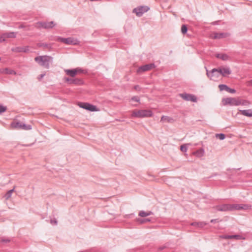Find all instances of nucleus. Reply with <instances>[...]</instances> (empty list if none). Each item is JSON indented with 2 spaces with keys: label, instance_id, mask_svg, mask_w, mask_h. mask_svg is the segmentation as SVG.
I'll use <instances>...</instances> for the list:
<instances>
[{
  "label": "nucleus",
  "instance_id": "1",
  "mask_svg": "<svg viewBox=\"0 0 252 252\" xmlns=\"http://www.w3.org/2000/svg\"><path fill=\"white\" fill-rule=\"evenodd\" d=\"M53 57L50 56L44 55L36 57L34 61L41 66L48 69L50 67V63L53 62Z\"/></svg>",
  "mask_w": 252,
  "mask_h": 252
},
{
  "label": "nucleus",
  "instance_id": "2",
  "mask_svg": "<svg viewBox=\"0 0 252 252\" xmlns=\"http://www.w3.org/2000/svg\"><path fill=\"white\" fill-rule=\"evenodd\" d=\"M153 115L152 112L149 110H134L132 111L131 117L136 118H144L151 117Z\"/></svg>",
  "mask_w": 252,
  "mask_h": 252
},
{
  "label": "nucleus",
  "instance_id": "3",
  "mask_svg": "<svg viewBox=\"0 0 252 252\" xmlns=\"http://www.w3.org/2000/svg\"><path fill=\"white\" fill-rule=\"evenodd\" d=\"M222 102L224 105H230L231 106H238L241 104H244V103H242V101L240 99L232 97L223 98Z\"/></svg>",
  "mask_w": 252,
  "mask_h": 252
},
{
  "label": "nucleus",
  "instance_id": "4",
  "mask_svg": "<svg viewBox=\"0 0 252 252\" xmlns=\"http://www.w3.org/2000/svg\"><path fill=\"white\" fill-rule=\"evenodd\" d=\"M214 208L218 211L226 212L233 211V204H223L216 205Z\"/></svg>",
  "mask_w": 252,
  "mask_h": 252
},
{
  "label": "nucleus",
  "instance_id": "5",
  "mask_svg": "<svg viewBox=\"0 0 252 252\" xmlns=\"http://www.w3.org/2000/svg\"><path fill=\"white\" fill-rule=\"evenodd\" d=\"M78 106L82 108L86 109L91 112H95L98 111L97 107L92 104L87 102H79Z\"/></svg>",
  "mask_w": 252,
  "mask_h": 252
},
{
  "label": "nucleus",
  "instance_id": "6",
  "mask_svg": "<svg viewBox=\"0 0 252 252\" xmlns=\"http://www.w3.org/2000/svg\"><path fill=\"white\" fill-rule=\"evenodd\" d=\"M11 126L14 128L21 129L24 130H30L32 129V126L30 125H26L22 122H13L11 123Z\"/></svg>",
  "mask_w": 252,
  "mask_h": 252
},
{
  "label": "nucleus",
  "instance_id": "7",
  "mask_svg": "<svg viewBox=\"0 0 252 252\" xmlns=\"http://www.w3.org/2000/svg\"><path fill=\"white\" fill-rule=\"evenodd\" d=\"M55 26L54 22L51 21L49 22H38L35 24V27L38 29H51Z\"/></svg>",
  "mask_w": 252,
  "mask_h": 252
},
{
  "label": "nucleus",
  "instance_id": "8",
  "mask_svg": "<svg viewBox=\"0 0 252 252\" xmlns=\"http://www.w3.org/2000/svg\"><path fill=\"white\" fill-rule=\"evenodd\" d=\"M59 42L63 43L67 45H76L77 44L78 41L72 37L63 38L58 37L57 40Z\"/></svg>",
  "mask_w": 252,
  "mask_h": 252
},
{
  "label": "nucleus",
  "instance_id": "9",
  "mask_svg": "<svg viewBox=\"0 0 252 252\" xmlns=\"http://www.w3.org/2000/svg\"><path fill=\"white\" fill-rule=\"evenodd\" d=\"M149 9V7L147 6H140L134 8L132 12L135 13L137 16L140 17L144 13L148 11Z\"/></svg>",
  "mask_w": 252,
  "mask_h": 252
},
{
  "label": "nucleus",
  "instance_id": "10",
  "mask_svg": "<svg viewBox=\"0 0 252 252\" xmlns=\"http://www.w3.org/2000/svg\"><path fill=\"white\" fill-rule=\"evenodd\" d=\"M155 67L156 65L154 63L146 64L139 66L137 70V72L138 73H141L145 71L150 70Z\"/></svg>",
  "mask_w": 252,
  "mask_h": 252
},
{
  "label": "nucleus",
  "instance_id": "11",
  "mask_svg": "<svg viewBox=\"0 0 252 252\" xmlns=\"http://www.w3.org/2000/svg\"><path fill=\"white\" fill-rule=\"evenodd\" d=\"M65 81L70 85H82L84 84L83 80L81 78H65Z\"/></svg>",
  "mask_w": 252,
  "mask_h": 252
},
{
  "label": "nucleus",
  "instance_id": "12",
  "mask_svg": "<svg viewBox=\"0 0 252 252\" xmlns=\"http://www.w3.org/2000/svg\"><path fill=\"white\" fill-rule=\"evenodd\" d=\"M179 95L183 99L186 101H191L194 102L197 101V98L194 95L187 93L180 94Z\"/></svg>",
  "mask_w": 252,
  "mask_h": 252
},
{
  "label": "nucleus",
  "instance_id": "13",
  "mask_svg": "<svg viewBox=\"0 0 252 252\" xmlns=\"http://www.w3.org/2000/svg\"><path fill=\"white\" fill-rule=\"evenodd\" d=\"M251 205L249 204H233V211L240 210H248L251 208Z\"/></svg>",
  "mask_w": 252,
  "mask_h": 252
},
{
  "label": "nucleus",
  "instance_id": "14",
  "mask_svg": "<svg viewBox=\"0 0 252 252\" xmlns=\"http://www.w3.org/2000/svg\"><path fill=\"white\" fill-rule=\"evenodd\" d=\"M205 69L206 70V74L207 76L212 79V78L214 76L213 73L218 72L222 75V67H219L218 68H213L210 72L208 71L207 68L205 67Z\"/></svg>",
  "mask_w": 252,
  "mask_h": 252
},
{
  "label": "nucleus",
  "instance_id": "15",
  "mask_svg": "<svg viewBox=\"0 0 252 252\" xmlns=\"http://www.w3.org/2000/svg\"><path fill=\"white\" fill-rule=\"evenodd\" d=\"M220 237L223 239H235L237 240L245 239V238L240 235H223L220 236Z\"/></svg>",
  "mask_w": 252,
  "mask_h": 252
},
{
  "label": "nucleus",
  "instance_id": "16",
  "mask_svg": "<svg viewBox=\"0 0 252 252\" xmlns=\"http://www.w3.org/2000/svg\"><path fill=\"white\" fill-rule=\"evenodd\" d=\"M219 88L220 91H221L225 90L226 92H229L231 94L235 93L236 92L235 89L230 88L227 85H224V84L219 85Z\"/></svg>",
  "mask_w": 252,
  "mask_h": 252
},
{
  "label": "nucleus",
  "instance_id": "17",
  "mask_svg": "<svg viewBox=\"0 0 252 252\" xmlns=\"http://www.w3.org/2000/svg\"><path fill=\"white\" fill-rule=\"evenodd\" d=\"M37 46L39 48H42L44 49H48L50 50L52 48V43H38L37 44Z\"/></svg>",
  "mask_w": 252,
  "mask_h": 252
},
{
  "label": "nucleus",
  "instance_id": "18",
  "mask_svg": "<svg viewBox=\"0 0 252 252\" xmlns=\"http://www.w3.org/2000/svg\"><path fill=\"white\" fill-rule=\"evenodd\" d=\"M228 34H229L228 33L225 32H214V36L212 37V38L213 39H221L227 37L228 35Z\"/></svg>",
  "mask_w": 252,
  "mask_h": 252
},
{
  "label": "nucleus",
  "instance_id": "19",
  "mask_svg": "<svg viewBox=\"0 0 252 252\" xmlns=\"http://www.w3.org/2000/svg\"><path fill=\"white\" fill-rule=\"evenodd\" d=\"M240 113L245 116H247L249 117H252V110L251 109L248 110H240Z\"/></svg>",
  "mask_w": 252,
  "mask_h": 252
},
{
  "label": "nucleus",
  "instance_id": "20",
  "mask_svg": "<svg viewBox=\"0 0 252 252\" xmlns=\"http://www.w3.org/2000/svg\"><path fill=\"white\" fill-rule=\"evenodd\" d=\"M216 57L222 61H227L229 60V57L226 54H217Z\"/></svg>",
  "mask_w": 252,
  "mask_h": 252
},
{
  "label": "nucleus",
  "instance_id": "21",
  "mask_svg": "<svg viewBox=\"0 0 252 252\" xmlns=\"http://www.w3.org/2000/svg\"><path fill=\"white\" fill-rule=\"evenodd\" d=\"M222 76L225 77L226 75L230 74L231 73V70L228 67H222Z\"/></svg>",
  "mask_w": 252,
  "mask_h": 252
},
{
  "label": "nucleus",
  "instance_id": "22",
  "mask_svg": "<svg viewBox=\"0 0 252 252\" xmlns=\"http://www.w3.org/2000/svg\"><path fill=\"white\" fill-rule=\"evenodd\" d=\"M160 121L162 122H167L170 123H172L175 121L174 119L167 116H162L161 118Z\"/></svg>",
  "mask_w": 252,
  "mask_h": 252
},
{
  "label": "nucleus",
  "instance_id": "23",
  "mask_svg": "<svg viewBox=\"0 0 252 252\" xmlns=\"http://www.w3.org/2000/svg\"><path fill=\"white\" fill-rule=\"evenodd\" d=\"M65 72L67 75L71 77H74L77 74V71L75 68L72 69H66L65 70Z\"/></svg>",
  "mask_w": 252,
  "mask_h": 252
},
{
  "label": "nucleus",
  "instance_id": "24",
  "mask_svg": "<svg viewBox=\"0 0 252 252\" xmlns=\"http://www.w3.org/2000/svg\"><path fill=\"white\" fill-rule=\"evenodd\" d=\"M2 36L5 38H14L16 37V33L14 32H6L2 34Z\"/></svg>",
  "mask_w": 252,
  "mask_h": 252
},
{
  "label": "nucleus",
  "instance_id": "25",
  "mask_svg": "<svg viewBox=\"0 0 252 252\" xmlns=\"http://www.w3.org/2000/svg\"><path fill=\"white\" fill-rule=\"evenodd\" d=\"M153 213L151 211H148L147 212H146L144 211H141L139 213V216L141 217H146L147 216H150L151 215H152Z\"/></svg>",
  "mask_w": 252,
  "mask_h": 252
},
{
  "label": "nucleus",
  "instance_id": "26",
  "mask_svg": "<svg viewBox=\"0 0 252 252\" xmlns=\"http://www.w3.org/2000/svg\"><path fill=\"white\" fill-rule=\"evenodd\" d=\"M204 151L202 148H200L197 150L195 153V155L197 157H201L204 155Z\"/></svg>",
  "mask_w": 252,
  "mask_h": 252
},
{
  "label": "nucleus",
  "instance_id": "27",
  "mask_svg": "<svg viewBox=\"0 0 252 252\" xmlns=\"http://www.w3.org/2000/svg\"><path fill=\"white\" fill-rule=\"evenodd\" d=\"M15 187H14L13 189L8 190L4 195V197L6 200H8L11 196L12 193L14 192Z\"/></svg>",
  "mask_w": 252,
  "mask_h": 252
},
{
  "label": "nucleus",
  "instance_id": "28",
  "mask_svg": "<svg viewBox=\"0 0 252 252\" xmlns=\"http://www.w3.org/2000/svg\"><path fill=\"white\" fill-rule=\"evenodd\" d=\"M3 72L7 74H14V75L16 74V72L15 71H14V70H12V69H10L8 68H5L4 69Z\"/></svg>",
  "mask_w": 252,
  "mask_h": 252
},
{
  "label": "nucleus",
  "instance_id": "29",
  "mask_svg": "<svg viewBox=\"0 0 252 252\" xmlns=\"http://www.w3.org/2000/svg\"><path fill=\"white\" fill-rule=\"evenodd\" d=\"M215 136L217 138L221 140L224 139L225 138V135L223 133H217L216 134Z\"/></svg>",
  "mask_w": 252,
  "mask_h": 252
},
{
  "label": "nucleus",
  "instance_id": "30",
  "mask_svg": "<svg viewBox=\"0 0 252 252\" xmlns=\"http://www.w3.org/2000/svg\"><path fill=\"white\" fill-rule=\"evenodd\" d=\"M11 51L13 52L20 53L22 52V47H16L11 49Z\"/></svg>",
  "mask_w": 252,
  "mask_h": 252
},
{
  "label": "nucleus",
  "instance_id": "31",
  "mask_svg": "<svg viewBox=\"0 0 252 252\" xmlns=\"http://www.w3.org/2000/svg\"><path fill=\"white\" fill-rule=\"evenodd\" d=\"M190 144H183L180 146V150L181 151L183 152H186L187 151V145H189Z\"/></svg>",
  "mask_w": 252,
  "mask_h": 252
},
{
  "label": "nucleus",
  "instance_id": "32",
  "mask_svg": "<svg viewBox=\"0 0 252 252\" xmlns=\"http://www.w3.org/2000/svg\"><path fill=\"white\" fill-rule=\"evenodd\" d=\"M188 28L186 25H183L181 27V32L183 34H185L187 32Z\"/></svg>",
  "mask_w": 252,
  "mask_h": 252
},
{
  "label": "nucleus",
  "instance_id": "33",
  "mask_svg": "<svg viewBox=\"0 0 252 252\" xmlns=\"http://www.w3.org/2000/svg\"><path fill=\"white\" fill-rule=\"evenodd\" d=\"M6 110V107L3 106L1 104H0V114L5 112Z\"/></svg>",
  "mask_w": 252,
  "mask_h": 252
},
{
  "label": "nucleus",
  "instance_id": "34",
  "mask_svg": "<svg viewBox=\"0 0 252 252\" xmlns=\"http://www.w3.org/2000/svg\"><path fill=\"white\" fill-rule=\"evenodd\" d=\"M207 223L204 222H199L196 223L197 226L198 227H203L204 226L206 225Z\"/></svg>",
  "mask_w": 252,
  "mask_h": 252
},
{
  "label": "nucleus",
  "instance_id": "35",
  "mask_svg": "<svg viewBox=\"0 0 252 252\" xmlns=\"http://www.w3.org/2000/svg\"><path fill=\"white\" fill-rule=\"evenodd\" d=\"M22 52L27 53L29 51V46L22 47Z\"/></svg>",
  "mask_w": 252,
  "mask_h": 252
},
{
  "label": "nucleus",
  "instance_id": "36",
  "mask_svg": "<svg viewBox=\"0 0 252 252\" xmlns=\"http://www.w3.org/2000/svg\"><path fill=\"white\" fill-rule=\"evenodd\" d=\"M140 222L141 223H146L147 222L150 221L151 220L149 219H140Z\"/></svg>",
  "mask_w": 252,
  "mask_h": 252
},
{
  "label": "nucleus",
  "instance_id": "37",
  "mask_svg": "<svg viewBox=\"0 0 252 252\" xmlns=\"http://www.w3.org/2000/svg\"><path fill=\"white\" fill-rule=\"evenodd\" d=\"M75 69L76 70L77 73H84L86 72L84 70H83L80 68H79V67L76 68H75Z\"/></svg>",
  "mask_w": 252,
  "mask_h": 252
},
{
  "label": "nucleus",
  "instance_id": "38",
  "mask_svg": "<svg viewBox=\"0 0 252 252\" xmlns=\"http://www.w3.org/2000/svg\"><path fill=\"white\" fill-rule=\"evenodd\" d=\"M0 242L2 243H9L10 242V239L8 238H2Z\"/></svg>",
  "mask_w": 252,
  "mask_h": 252
},
{
  "label": "nucleus",
  "instance_id": "39",
  "mask_svg": "<svg viewBox=\"0 0 252 252\" xmlns=\"http://www.w3.org/2000/svg\"><path fill=\"white\" fill-rule=\"evenodd\" d=\"M131 100L136 101V102H139V98L137 96H133L131 98Z\"/></svg>",
  "mask_w": 252,
  "mask_h": 252
},
{
  "label": "nucleus",
  "instance_id": "40",
  "mask_svg": "<svg viewBox=\"0 0 252 252\" xmlns=\"http://www.w3.org/2000/svg\"><path fill=\"white\" fill-rule=\"evenodd\" d=\"M45 75V73H43V74H41L40 75H39L37 78V79L39 80H40L42 78H43L44 76Z\"/></svg>",
  "mask_w": 252,
  "mask_h": 252
},
{
  "label": "nucleus",
  "instance_id": "41",
  "mask_svg": "<svg viewBox=\"0 0 252 252\" xmlns=\"http://www.w3.org/2000/svg\"><path fill=\"white\" fill-rule=\"evenodd\" d=\"M247 85L248 86H252V80H249L247 82Z\"/></svg>",
  "mask_w": 252,
  "mask_h": 252
},
{
  "label": "nucleus",
  "instance_id": "42",
  "mask_svg": "<svg viewBox=\"0 0 252 252\" xmlns=\"http://www.w3.org/2000/svg\"><path fill=\"white\" fill-rule=\"evenodd\" d=\"M50 222H51V223H52V224H53V223H54V224H57V220H50Z\"/></svg>",
  "mask_w": 252,
  "mask_h": 252
},
{
  "label": "nucleus",
  "instance_id": "43",
  "mask_svg": "<svg viewBox=\"0 0 252 252\" xmlns=\"http://www.w3.org/2000/svg\"><path fill=\"white\" fill-rule=\"evenodd\" d=\"M217 222H218L217 219H212L211 220V222L212 223H216Z\"/></svg>",
  "mask_w": 252,
  "mask_h": 252
},
{
  "label": "nucleus",
  "instance_id": "44",
  "mask_svg": "<svg viewBox=\"0 0 252 252\" xmlns=\"http://www.w3.org/2000/svg\"><path fill=\"white\" fill-rule=\"evenodd\" d=\"M5 41V39L3 37V36L0 37V42H2Z\"/></svg>",
  "mask_w": 252,
  "mask_h": 252
},
{
  "label": "nucleus",
  "instance_id": "45",
  "mask_svg": "<svg viewBox=\"0 0 252 252\" xmlns=\"http://www.w3.org/2000/svg\"><path fill=\"white\" fill-rule=\"evenodd\" d=\"M165 246H162V247H160L159 248H158V250L159 251H161L162 250H163L164 249H165Z\"/></svg>",
  "mask_w": 252,
  "mask_h": 252
},
{
  "label": "nucleus",
  "instance_id": "46",
  "mask_svg": "<svg viewBox=\"0 0 252 252\" xmlns=\"http://www.w3.org/2000/svg\"><path fill=\"white\" fill-rule=\"evenodd\" d=\"M196 223H197V222H192V223L191 224V225H193V226H197V225H196Z\"/></svg>",
  "mask_w": 252,
  "mask_h": 252
},
{
  "label": "nucleus",
  "instance_id": "47",
  "mask_svg": "<svg viewBox=\"0 0 252 252\" xmlns=\"http://www.w3.org/2000/svg\"><path fill=\"white\" fill-rule=\"evenodd\" d=\"M139 88V86L138 85H136V86H134V89L135 90L138 89Z\"/></svg>",
  "mask_w": 252,
  "mask_h": 252
},
{
  "label": "nucleus",
  "instance_id": "48",
  "mask_svg": "<svg viewBox=\"0 0 252 252\" xmlns=\"http://www.w3.org/2000/svg\"><path fill=\"white\" fill-rule=\"evenodd\" d=\"M25 26H24L23 25H21L20 26V27H19V28H25Z\"/></svg>",
  "mask_w": 252,
  "mask_h": 252
},
{
  "label": "nucleus",
  "instance_id": "49",
  "mask_svg": "<svg viewBox=\"0 0 252 252\" xmlns=\"http://www.w3.org/2000/svg\"><path fill=\"white\" fill-rule=\"evenodd\" d=\"M86 252H93L92 251H86Z\"/></svg>",
  "mask_w": 252,
  "mask_h": 252
},
{
  "label": "nucleus",
  "instance_id": "50",
  "mask_svg": "<svg viewBox=\"0 0 252 252\" xmlns=\"http://www.w3.org/2000/svg\"><path fill=\"white\" fill-rule=\"evenodd\" d=\"M78 252H86V251H79Z\"/></svg>",
  "mask_w": 252,
  "mask_h": 252
},
{
  "label": "nucleus",
  "instance_id": "51",
  "mask_svg": "<svg viewBox=\"0 0 252 252\" xmlns=\"http://www.w3.org/2000/svg\"><path fill=\"white\" fill-rule=\"evenodd\" d=\"M1 60V58L0 57V61Z\"/></svg>",
  "mask_w": 252,
  "mask_h": 252
}]
</instances>
